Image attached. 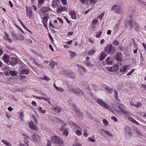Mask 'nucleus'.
Instances as JSON below:
<instances>
[{"mask_svg": "<svg viewBox=\"0 0 146 146\" xmlns=\"http://www.w3.org/2000/svg\"><path fill=\"white\" fill-rule=\"evenodd\" d=\"M119 105L118 107V109L121 112L123 113L124 115H130V113L128 111L122 108L125 107V106L123 105L119 104Z\"/></svg>", "mask_w": 146, "mask_h": 146, "instance_id": "423d86ee", "label": "nucleus"}, {"mask_svg": "<svg viewBox=\"0 0 146 146\" xmlns=\"http://www.w3.org/2000/svg\"><path fill=\"white\" fill-rule=\"evenodd\" d=\"M32 137L34 142H39L40 139V137L35 133L33 134Z\"/></svg>", "mask_w": 146, "mask_h": 146, "instance_id": "4468645a", "label": "nucleus"}, {"mask_svg": "<svg viewBox=\"0 0 146 146\" xmlns=\"http://www.w3.org/2000/svg\"><path fill=\"white\" fill-rule=\"evenodd\" d=\"M52 142L58 146H64L62 140L57 136H53L51 137Z\"/></svg>", "mask_w": 146, "mask_h": 146, "instance_id": "f257e3e1", "label": "nucleus"}, {"mask_svg": "<svg viewBox=\"0 0 146 146\" xmlns=\"http://www.w3.org/2000/svg\"><path fill=\"white\" fill-rule=\"evenodd\" d=\"M106 90L109 92L110 93H112L114 91L110 87H106L105 88Z\"/></svg>", "mask_w": 146, "mask_h": 146, "instance_id": "4c0bfd02", "label": "nucleus"}, {"mask_svg": "<svg viewBox=\"0 0 146 146\" xmlns=\"http://www.w3.org/2000/svg\"><path fill=\"white\" fill-rule=\"evenodd\" d=\"M113 44L114 46H117L119 44V42L116 40H115L113 42Z\"/></svg>", "mask_w": 146, "mask_h": 146, "instance_id": "58836bf2", "label": "nucleus"}, {"mask_svg": "<svg viewBox=\"0 0 146 146\" xmlns=\"http://www.w3.org/2000/svg\"><path fill=\"white\" fill-rule=\"evenodd\" d=\"M141 106V104L139 102H137L135 104V107L138 108Z\"/></svg>", "mask_w": 146, "mask_h": 146, "instance_id": "49530a36", "label": "nucleus"}, {"mask_svg": "<svg viewBox=\"0 0 146 146\" xmlns=\"http://www.w3.org/2000/svg\"><path fill=\"white\" fill-rule=\"evenodd\" d=\"M135 70L134 69H132L127 74V76H129L131 75L132 73Z\"/></svg>", "mask_w": 146, "mask_h": 146, "instance_id": "6e6d98bb", "label": "nucleus"}, {"mask_svg": "<svg viewBox=\"0 0 146 146\" xmlns=\"http://www.w3.org/2000/svg\"><path fill=\"white\" fill-rule=\"evenodd\" d=\"M1 142L7 146H12L10 143L7 141L5 140L4 139H2L1 140Z\"/></svg>", "mask_w": 146, "mask_h": 146, "instance_id": "473e14b6", "label": "nucleus"}, {"mask_svg": "<svg viewBox=\"0 0 146 146\" xmlns=\"http://www.w3.org/2000/svg\"><path fill=\"white\" fill-rule=\"evenodd\" d=\"M66 125V124H64V125H62L59 128V130L62 131L65 128V126Z\"/></svg>", "mask_w": 146, "mask_h": 146, "instance_id": "de8ad7c7", "label": "nucleus"}, {"mask_svg": "<svg viewBox=\"0 0 146 146\" xmlns=\"http://www.w3.org/2000/svg\"><path fill=\"white\" fill-rule=\"evenodd\" d=\"M107 55L105 54V53L104 52H102L100 56L99 60L101 61H102L104 59L106 56Z\"/></svg>", "mask_w": 146, "mask_h": 146, "instance_id": "393cba45", "label": "nucleus"}, {"mask_svg": "<svg viewBox=\"0 0 146 146\" xmlns=\"http://www.w3.org/2000/svg\"><path fill=\"white\" fill-rule=\"evenodd\" d=\"M106 63L108 65H110L112 63V60L111 58H107L106 60Z\"/></svg>", "mask_w": 146, "mask_h": 146, "instance_id": "c756f323", "label": "nucleus"}, {"mask_svg": "<svg viewBox=\"0 0 146 146\" xmlns=\"http://www.w3.org/2000/svg\"><path fill=\"white\" fill-rule=\"evenodd\" d=\"M53 110L54 111H56L58 113L61 111V110L60 108L57 106L54 107Z\"/></svg>", "mask_w": 146, "mask_h": 146, "instance_id": "72a5a7b5", "label": "nucleus"}, {"mask_svg": "<svg viewBox=\"0 0 146 146\" xmlns=\"http://www.w3.org/2000/svg\"><path fill=\"white\" fill-rule=\"evenodd\" d=\"M88 140L89 141H90L92 142H94L95 141V140L93 138H91V137H89L88 138Z\"/></svg>", "mask_w": 146, "mask_h": 146, "instance_id": "13d9d810", "label": "nucleus"}, {"mask_svg": "<svg viewBox=\"0 0 146 146\" xmlns=\"http://www.w3.org/2000/svg\"><path fill=\"white\" fill-rule=\"evenodd\" d=\"M12 35L13 39L15 40H23L24 39V37L20 35L12 34Z\"/></svg>", "mask_w": 146, "mask_h": 146, "instance_id": "9b49d317", "label": "nucleus"}, {"mask_svg": "<svg viewBox=\"0 0 146 146\" xmlns=\"http://www.w3.org/2000/svg\"><path fill=\"white\" fill-rule=\"evenodd\" d=\"M76 91V89H71L69 90V91L71 93H74L75 94Z\"/></svg>", "mask_w": 146, "mask_h": 146, "instance_id": "3c124183", "label": "nucleus"}, {"mask_svg": "<svg viewBox=\"0 0 146 146\" xmlns=\"http://www.w3.org/2000/svg\"><path fill=\"white\" fill-rule=\"evenodd\" d=\"M53 85L54 88L57 91H58L61 92H62L64 90L62 88L56 86L55 84H53Z\"/></svg>", "mask_w": 146, "mask_h": 146, "instance_id": "cd10ccee", "label": "nucleus"}, {"mask_svg": "<svg viewBox=\"0 0 146 146\" xmlns=\"http://www.w3.org/2000/svg\"><path fill=\"white\" fill-rule=\"evenodd\" d=\"M105 50L107 53L109 54L111 52L114 51V48H113L112 44L108 45L105 49Z\"/></svg>", "mask_w": 146, "mask_h": 146, "instance_id": "6e6552de", "label": "nucleus"}, {"mask_svg": "<svg viewBox=\"0 0 146 146\" xmlns=\"http://www.w3.org/2000/svg\"><path fill=\"white\" fill-rule=\"evenodd\" d=\"M114 96L116 99H118L117 92L116 90H114Z\"/></svg>", "mask_w": 146, "mask_h": 146, "instance_id": "864d4df0", "label": "nucleus"}, {"mask_svg": "<svg viewBox=\"0 0 146 146\" xmlns=\"http://www.w3.org/2000/svg\"><path fill=\"white\" fill-rule=\"evenodd\" d=\"M120 66H121V64L120 63L115 64L112 67H107V68L108 70L110 72H116L118 70Z\"/></svg>", "mask_w": 146, "mask_h": 146, "instance_id": "39448f33", "label": "nucleus"}, {"mask_svg": "<svg viewBox=\"0 0 146 146\" xmlns=\"http://www.w3.org/2000/svg\"><path fill=\"white\" fill-rule=\"evenodd\" d=\"M128 119L130 120L131 121L133 122V123L136 124L137 125H139V123L137 122L135 120L133 119L132 117H128Z\"/></svg>", "mask_w": 146, "mask_h": 146, "instance_id": "c85d7f7f", "label": "nucleus"}, {"mask_svg": "<svg viewBox=\"0 0 146 146\" xmlns=\"http://www.w3.org/2000/svg\"><path fill=\"white\" fill-rule=\"evenodd\" d=\"M137 1L140 4H143L144 5V3H145V2H144L142 0H137Z\"/></svg>", "mask_w": 146, "mask_h": 146, "instance_id": "680f3d73", "label": "nucleus"}, {"mask_svg": "<svg viewBox=\"0 0 146 146\" xmlns=\"http://www.w3.org/2000/svg\"><path fill=\"white\" fill-rule=\"evenodd\" d=\"M57 65V63L56 62L53 61L51 60L49 64V66L51 69H53L54 68V66Z\"/></svg>", "mask_w": 146, "mask_h": 146, "instance_id": "b1692460", "label": "nucleus"}, {"mask_svg": "<svg viewBox=\"0 0 146 146\" xmlns=\"http://www.w3.org/2000/svg\"><path fill=\"white\" fill-rule=\"evenodd\" d=\"M38 111L39 112L42 114H44L46 112V111L45 110H42V108L41 107H39L38 109Z\"/></svg>", "mask_w": 146, "mask_h": 146, "instance_id": "ea45409f", "label": "nucleus"}, {"mask_svg": "<svg viewBox=\"0 0 146 146\" xmlns=\"http://www.w3.org/2000/svg\"><path fill=\"white\" fill-rule=\"evenodd\" d=\"M111 10L114 13L121 15L123 11L121 7L119 5H115L111 8Z\"/></svg>", "mask_w": 146, "mask_h": 146, "instance_id": "7ed1b4c3", "label": "nucleus"}, {"mask_svg": "<svg viewBox=\"0 0 146 146\" xmlns=\"http://www.w3.org/2000/svg\"><path fill=\"white\" fill-rule=\"evenodd\" d=\"M29 70L27 69H24L20 71V76L21 77L22 76L26 77V76H22V74H29Z\"/></svg>", "mask_w": 146, "mask_h": 146, "instance_id": "a211bd4d", "label": "nucleus"}, {"mask_svg": "<svg viewBox=\"0 0 146 146\" xmlns=\"http://www.w3.org/2000/svg\"><path fill=\"white\" fill-rule=\"evenodd\" d=\"M47 15H45V16L42 18L43 21L42 22L43 24H45V23H47V21L48 20V18L47 17Z\"/></svg>", "mask_w": 146, "mask_h": 146, "instance_id": "c9c22d12", "label": "nucleus"}, {"mask_svg": "<svg viewBox=\"0 0 146 146\" xmlns=\"http://www.w3.org/2000/svg\"><path fill=\"white\" fill-rule=\"evenodd\" d=\"M3 59L4 62L7 63H8L9 61V57L8 55L4 54L3 57Z\"/></svg>", "mask_w": 146, "mask_h": 146, "instance_id": "6ab92c4d", "label": "nucleus"}, {"mask_svg": "<svg viewBox=\"0 0 146 146\" xmlns=\"http://www.w3.org/2000/svg\"><path fill=\"white\" fill-rule=\"evenodd\" d=\"M32 117L34 119L35 123L36 124H38V122L37 119V117L34 115H32Z\"/></svg>", "mask_w": 146, "mask_h": 146, "instance_id": "a19ab883", "label": "nucleus"}, {"mask_svg": "<svg viewBox=\"0 0 146 146\" xmlns=\"http://www.w3.org/2000/svg\"><path fill=\"white\" fill-rule=\"evenodd\" d=\"M64 74L66 77L69 78H73L76 77L75 74L72 72H67Z\"/></svg>", "mask_w": 146, "mask_h": 146, "instance_id": "1a4fd4ad", "label": "nucleus"}, {"mask_svg": "<svg viewBox=\"0 0 146 146\" xmlns=\"http://www.w3.org/2000/svg\"><path fill=\"white\" fill-rule=\"evenodd\" d=\"M32 11L31 9L27 8L26 10V14L27 16L29 17L30 19H31L33 18V16L32 15Z\"/></svg>", "mask_w": 146, "mask_h": 146, "instance_id": "2eb2a0df", "label": "nucleus"}, {"mask_svg": "<svg viewBox=\"0 0 146 146\" xmlns=\"http://www.w3.org/2000/svg\"><path fill=\"white\" fill-rule=\"evenodd\" d=\"M9 74L12 76H15L17 74V73L15 71H10L9 72Z\"/></svg>", "mask_w": 146, "mask_h": 146, "instance_id": "f704fd0d", "label": "nucleus"}, {"mask_svg": "<svg viewBox=\"0 0 146 146\" xmlns=\"http://www.w3.org/2000/svg\"><path fill=\"white\" fill-rule=\"evenodd\" d=\"M98 22V20L94 19L92 21V23L93 25H95Z\"/></svg>", "mask_w": 146, "mask_h": 146, "instance_id": "8fccbe9b", "label": "nucleus"}, {"mask_svg": "<svg viewBox=\"0 0 146 146\" xmlns=\"http://www.w3.org/2000/svg\"><path fill=\"white\" fill-rule=\"evenodd\" d=\"M134 50H133V52L134 53H136L137 52V45L135 43H134Z\"/></svg>", "mask_w": 146, "mask_h": 146, "instance_id": "c03bdc74", "label": "nucleus"}, {"mask_svg": "<svg viewBox=\"0 0 146 146\" xmlns=\"http://www.w3.org/2000/svg\"><path fill=\"white\" fill-rule=\"evenodd\" d=\"M69 15L71 17V18L72 19H76V13L74 11H71L69 12Z\"/></svg>", "mask_w": 146, "mask_h": 146, "instance_id": "aec40b11", "label": "nucleus"}, {"mask_svg": "<svg viewBox=\"0 0 146 146\" xmlns=\"http://www.w3.org/2000/svg\"><path fill=\"white\" fill-rule=\"evenodd\" d=\"M4 38L6 40L10 43H11L12 42V40L11 38L8 37H7V38H6L5 37H4Z\"/></svg>", "mask_w": 146, "mask_h": 146, "instance_id": "052dcab7", "label": "nucleus"}, {"mask_svg": "<svg viewBox=\"0 0 146 146\" xmlns=\"http://www.w3.org/2000/svg\"><path fill=\"white\" fill-rule=\"evenodd\" d=\"M95 52V50L94 49H93L89 51L88 52V54L89 55L93 54Z\"/></svg>", "mask_w": 146, "mask_h": 146, "instance_id": "37998d69", "label": "nucleus"}, {"mask_svg": "<svg viewBox=\"0 0 146 146\" xmlns=\"http://www.w3.org/2000/svg\"><path fill=\"white\" fill-rule=\"evenodd\" d=\"M19 21L20 22V23H21V24L22 25V26L23 27H24L26 29V30L28 31L29 33H32V32L30 31L29 30V29H27V28H26L25 27V26L24 25L23 23V22L20 20L19 19Z\"/></svg>", "mask_w": 146, "mask_h": 146, "instance_id": "79ce46f5", "label": "nucleus"}, {"mask_svg": "<svg viewBox=\"0 0 146 146\" xmlns=\"http://www.w3.org/2000/svg\"><path fill=\"white\" fill-rule=\"evenodd\" d=\"M75 94L79 96H84V93L79 88L76 89V91Z\"/></svg>", "mask_w": 146, "mask_h": 146, "instance_id": "412c9836", "label": "nucleus"}, {"mask_svg": "<svg viewBox=\"0 0 146 146\" xmlns=\"http://www.w3.org/2000/svg\"><path fill=\"white\" fill-rule=\"evenodd\" d=\"M141 86L142 88H143L144 90L146 91V85L141 84Z\"/></svg>", "mask_w": 146, "mask_h": 146, "instance_id": "774afa93", "label": "nucleus"}, {"mask_svg": "<svg viewBox=\"0 0 146 146\" xmlns=\"http://www.w3.org/2000/svg\"><path fill=\"white\" fill-rule=\"evenodd\" d=\"M129 25L131 29H133L137 32H139L140 29V27L138 24L135 21H129Z\"/></svg>", "mask_w": 146, "mask_h": 146, "instance_id": "f03ea898", "label": "nucleus"}, {"mask_svg": "<svg viewBox=\"0 0 146 146\" xmlns=\"http://www.w3.org/2000/svg\"><path fill=\"white\" fill-rule=\"evenodd\" d=\"M44 79L47 81H48L50 80V78L46 76H45L44 77Z\"/></svg>", "mask_w": 146, "mask_h": 146, "instance_id": "0e129e2a", "label": "nucleus"}, {"mask_svg": "<svg viewBox=\"0 0 146 146\" xmlns=\"http://www.w3.org/2000/svg\"><path fill=\"white\" fill-rule=\"evenodd\" d=\"M80 130L77 129L76 131V133L78 135H80L82 134Z\"/></svg>", "mask_w": 146, "mask_h": 146, "instance_id": "603ef678", "label": "nucleus"}, {"mask_svg": "<svg viewBox=\"0 0 146 146\" xmlns=\"http://www.w3.org/2000/svg\"><path fill=\"white\" fill-rule=\"evenodd\" d=\"M73 110L75 111L76 114L79 117H81L83 115V113L79 111L75 108V106H73Z\"/></svg>", "mask_w": 146, "mask_h": 146, "instance_id": "f3484780", "label": "nucleus"}, {"mask_svg": "<svg viewBox=\"0 0 146 146\" xmlns=\"http://www.w3.org/2000/svg\"><path fill=\"white\" fill-rule=\"evenodd\" d=\"M72 127L73 128L81 130V129L80 127H79L78 125H76L74 123L72 124Z\"/></svg>", "mask_w": 146, "mask_h": 146, "instance_id": "7c9ffc66", "label": "nucleus"}, {"mask_svg": "<svg viewBox=\"0 0 146 146\" xmlns=\"http://www.w3.org/2000/svg\"><path fill=\"white\" fill-rule=\"evenodd\" d=\"M96 102L100 106L111 112L113 113H114L113 111H112V110L107 104L101 100L97 99Z\"/></svg>", "mask_w": 146, "mask_h": 146, "instance_id": "20e7f679", "label": "nucleus"}, {"mask_svg": "<svg viewBox=\"0 0 146 146\" xmlns=\"http://www.w3.org/2000/svg\"><path fill=\"white\" fill-rule=\"evenodd\" d=\"M44 0H38V4L41 5L42 4L44 3Z\"/></svg>", "mask_w": 146, "mask_h": 146, "instance_id": "5fc2aeb1", "label": "nucleus"}, {"mask_svg": "<svg viewBox=\"0 0 146 146\" xmlns=\"http://www.w3.org/2000/svg\"><path fill=\"white\" fill-rule=\"evenodd\" d=\"M22 135L24 136V141L25 144H27L29 142V137L26 134H23Z\"/></svg>", "mask_w": 146, "mask_h": 146, "instance_id": "a878e982", "label": "nucleus"}, {"mask_svg": "<svg viewBox=\"0 0 146 146\" xmlns=\"http://www.w3.org/2000/svg\"><path fill=\"white\" fill-rule=\"evenodd\" d=\"M68 52L70 54V58H73L76 56V54L75 52H72L70 50H68Z\"/></svg>", "mask_w": 146, "mask_h": 146, "instance_id": "5701e85b", "label": "nucleus"}, {"mask_svg": "<svg viewBox=\"0 0 146 146\" xmlns=\"http://www.w3.org/2000/svg\"><path fill=\"white\" fill-rule=\"evenodd\" d=\"M135 131L138 134L141 136H142V133L138 129H135Z\"/></svg>", "mask_w": 146, "mask_h": 146, "instance_id": "09e8293b", "label": "nucleus"}, {"mask_svg": "<svg viewBox=\"0 0 146 146\" xmlns=\"http://www.w3.org/2000/svg\"><path fill=\"white\" fill-rule=\"evenodd\" d=\"M116 58L119 61H121L122 58H121V53L120 52H117L116 55Z\"/></svg>", "mask_w": 146, "mask_h": 146, "instance_id": "4be33fe9", "label": "nucleus"}, {"mask_svg": "<svg viewBox=\"0 0 146 146\" xmlns=\"http://www.w3.org/2000/svg\"><path fill=\"white\" fill-rule=\"evenodd\" d=\"M63 134L64 135H65L66 136H67L68 134L67 130L66 129H65L64 131V132H63Z\"/></svg>", "mask_w": 146, "mask_h": 146, "instance_id": "4d7b16f0", "label": "nucleus"}, {"mask_svg": "<svg viewBox=\"0 0 146 146\" xmlns=\"http://www.w3.org/2000/svg\"><path fill=\"white\" fill-rule=\"evenodd\" d=\"M102 33V32L100 31L99 32V33H97L96 35V37L97 38H99L100 37Z\"/></svg>", "mask_w": 146, "mask_h": 146, "instance_id": "bf43d9fd", "label": "nucleus"}, {"mask_svg": "<svg viewBox=\"0 0 146 146\" xmlns=\"http://www.w3.org/2000/svg\"><path fill=\"white\" fill-rule=\"evenodd\" d=\"M29 126L32 130H34L35 131H36L38 130L37 127L35 125L32 121L29 122Z\"/></svg>", "mask_w": 146, "mask_h": 146, "instance_id": "f8f14e48", "label": "nucleus"}, {"mask_svg": "<svg viewBox=\"0 0 146 146\" xmlns=\"http://www.w3.org/2000/svg\"><path fill=\"white\" fill-rule=\"evenodd\" d=\"M51 9L49 7H42L40 9L41 12L44 15H46V13L48 11H50Z\"/></svg>", "mask_w": 146, "mask_h": 146, "instance_id": "ddd939ff", "label": "nucleus"}, {"mask_svg": "<svg viewBox=\"0 0 146 146\" xmlns=\"http://www.w3.org/2000/svg\"><path fill=\"white\" fill-rule=\"evenodd\" d=\"M125 136L127 137H131L132 134L130 129L128 127H125Z\"/></svg>", "mask_w": 146, "mask_h": 146, "instance_id": "9d476101", "label": "nucleus"}, {"mask_svg": "<svg viewBox=\"0 0 146 146\" xmlns=\"http://www.w3.org/2000/svg\"><path fill=\"white\" fill-rule=\"evenodd\" d=\"M78 67L79 69V72L81 75L84 74L86 72V70L84 67L81 65L78 64Z\"/></svg>", "mask_w": 146, "mask_h": 146, "instance_id": "0eeeda50", "label": "nucleus"}, {"mask_svg": "<svg viewBox=\"0 0 146 146\" xmlns=\"http://www.w3.org/2000/svg\"><path fill=\"white\" fill-rule=\"evenodd\" d=\"M129 69V68L128 66H125L120 69V71L121 72H125L127 70Z\"/></svg>", "mask_w": 146, "mask_h": 146, "instance_id": "bb28decb", "label": "nucleus"}, {"mask_svg": "<svg viewBox=\"0 0 146 146\" xmlns=\"http://www.w3.org/2000/svg\"><path fill=\"white\" fill-rule=\"evenodd\" d=\"M86 63L87 66L89 67H92L93 66V64H91L90 62H87Z\"/></svg>", "mask_w": 146, "mask_h": 146, "instance_id": "338daca9", "label": "nucleus"}, {"mask_svg": "<svg viewBox=\"0 0 146 146\" xmlns=\"http://www.w3.org/2000/svg\"><path fill=\"white\" fill-rule=\"evenodd\" d=\"M111 118L115 122H116L117 121V118L115 116H113L111 117Z\"/></svg>", "mask_w": 146, "mask_h": 146, "instance_id": "e2e57ef3", "label": "nucleus"}, {"mask_svg": "<svg viewBox=\"0 0 146 146\" xmlns=\"http://www.w3.org/2000/svg\"><path fill=\"white\" fill-rule=\"evenodd\" d=\"M102 130L104 133L107 135L108 137H113V135L112 134L110 133L109 131H106L103 129H102Z\"/></svg>", "mask_w": 146, "mask_h": 146, "instance_id": "2f4dec72", "label": "nucleus"}, {"mask_svg": "<svg viewBox=\"0 0 146 146\" xmlns=\"http://www.w3.org/2000/svg\"><path fill=\"white\" fill-rule=\"evenodd\" d=\"M58 4L56 0H54L52 2V6L54 8L57 7Z\"/></svg>", "mask_w": 146, "mask_h": 146, "instance_id": "e433bc0d", "label": "nucleus"}, {"mask_svg": "<svg viewBox=\"0 0 146 146\" xmlns=\"http://www.w3.org/2000/svg\"><path fill=\"white\" fill-rule=\"evenodd\" d=\"M102 121L103 123L105 126H107L108 125V123L106 119H104Z\"/></svg>", "mask_w": 146, "mask_h": 146, "instance_id": "a18cd8bd", "label": "nucleus"}, {"mask_svg": "<svg viewBox=\"0 0 146 146\" xmlns=\"http://www.w3.org/2000/svg\"><path fill=\"white\" fill-rule=\"evenodd\" d=\"M33 60V62L34 64L37 67L40 68H43V66L41 64H39L38 62H37L36 60L34 59H32Z\"/></svg>", "mask_w": 146, "mask_h": 146, "instance_id": "dca6fc26", "label": "nucleus"}, {"mask_svg": "<svg viewBox=\"0 0 146 146\" xmlns=\"http://www.w3.org/2000/svg\"><path fill=\"white\" fill-rule=\"evenodd\" d=\"M104 15V14L103 13H102L98 17V18L101 20Z\"/></svg>", "mask_w": 146, "mask_h": 146, "instance_id": "69168bd1", "label": "nucleus"}]
</instances>
